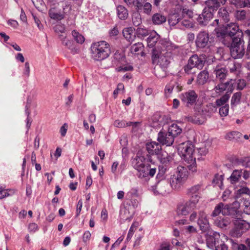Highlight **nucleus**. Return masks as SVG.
Returning a JSON list of instances; mask_svg holds the SVG:
<instances>
[{
  "mask_svg": "<svg viewBox=\"0 0 250 250\" xmlns=\"http://www.w3.org/2000/svg\"><path fill=\"white\" fill-rule=\"evenodd\" d=\"M161 56L159 55L158 52L156 50H153L152 55L151 57L152 62L153 64L157 63L158 61L160 58Z\"/></svg>",
  "mask_w": 250,
  "mask_h": 250,
  "instance_id": "56",
  "label": "nucleus"
},
{
  "mask_svg": "<svg viewBox=\"0 0 250 250\" xmlns=\"http://www.w3.org/2000/svg\"><path fill=\"white\" fill-rule=\"evenodd\" d=\"M134 224H132L131 226L130 227L128 232L127 233V235L126 238V241H129L131 239L134 232L135 231V229H134Z\"/></svg>",
  "mask_w": 250,
  "mask_h": 250,
  "instance_id": "63",
  "label": "nucleus"
},
{
  "mask_svg": "<svg viewBox=\"0 0 250 250\" xmlns=\"http://www.w3.org/2000/svg\"><path fill=\"white\" fill-rule=\"evenodd\" d=\"M243 38L236 39L231 42L230 51L231 56L234 59L242 58L245 54Z\"/></svg>",
  "mask_w": 250,
  "mask_h": 250,
  "instance_id": "7",
  "label": "nucleus"
},
{
  "mask_svg": "<svg viewBox=\"0 0 250 250\" xmlns=\"http://www.w3.org/2000/svg\"><path fill=\"white\" fill-rule=\"evenodd\" d=\"M136 6L138 10H143V13L147 15H150L151 13L152 6L149 2H141L140 4L136 3Z\"/></svg>",
  "mask_w": 250,
  "mask_h": 250,
  "instance_id": "25",
  "label": "nucleus"
},
{
  "mask_svg": "<svg viewBox=\"0 0 250 250\" xmlns=\"http://www.w3.org/2000/svg\"><path fill=\"white\" fill-rule=\"evenodd\" d=\"M216 35L224 45L229 46L231 42L243 38L244 35L239 26L234 23H230L223 28L218 29Z\"/></svg>",
  "mask_w": 250,
  "mask_h": 250,
  "instance_id": "2",
  "label": "nucleus"
},
{
  "mask_svg": "<svg viewBox=\"0 0 250 250\" xmlns=\"http://www.w3.org/2000/svg\"><path fill=\"white\" fill-rule=\"evenodd\" d=\"M188 60L190 61V63L192 64L196 68L201 69L204 66L206 58L204 55H197L194 54L191 56Z\"/></svg>",
  "mask_w": 250,
  "mask_h": 250,
  "instance_id": "15",
  "label": "nucleus"
},
{
  "mask_svg": "<svg viewBox=\"0 0 250 250\" xmlns=\"http://www.w3.org/2000/svg\"><path fill=\"white\" fill-rule=\"evenodd\" d=\"M197 223L200 229L203 232H206L210 227L207 214L203 210H200L198 214Z\"/></svg>",
  "mask_w": 250,
  "mask_h": 250,
  "instance_id": "12",
  "label": "nucleus"
},
{
  "mask_svg": "<svg viewBox=\"0 0 250 250\" xmlns=\"http://www.w3.org/2000/svg\"><path fill=\"white\" fill-rule=\"evenodd\" d=\"M132 23L135 26H138L142 24V18L140 14L137 12L134 13L132 18Z\"/></svg>",
  "mask_w": 250,
  "mask_h": 250,
  "instance_id": "47",
  "label": "nucleus"
},
{
  "mask_svg": "<svg viewBox=\"0 0 250 250\" xmlns=\"http://www.w3.org/2000/svg\"><path fill=\"white\" fill-rule=\"evenodd\" d=\"M245 244H240L238 245V250H250V237L248 238L245 241Z\"/></svg>",
  "mask_w": 250,
  "mask_h": 250,
  "instance_id": "51",
  "label": "nucleus"
},
{
  "mask_svg": "<svg viewBox=\"0 0 250 250\" xmlns=\"http://www.w3.org/2000/svg\"><path fill=\"white\" fill-rule=\"evenodd\" d=\"M230 83V80L225 83L221 82L215 86L214 90L215 92L217 93L221 94L225 90H227L226 94H229L230 95V93L229 90V87L231 88Z\"/></svg>",
  "mask_w": 250,
  "mask_h": 250,
  "instance_id": "23",
  "label": "nucleus"
},
{
  "mask_svg": "<svg viewBox=\"0 0 250 250\" xmlns=\"http://www.w3.org/2000/svg\"><path fill=\"white\" fill-rule=\"evenodd\" d=\"M242 170H235L233 171L230 177V181L231 184H234L238 182L242 176Z\"/></svg>",
  "mask_w": 250,
  "mask_h": 250,
  "instance_id": "40",
  "label": "nucleus"
},
{
  "mask_svg": "<svg viewBox=\"0 0 250 250\" xmlns=\"http://www.w3.org/2000/svg\"><path fill=\"white\" fill-rule=\"evenodd\" d=\"M188 176V172L187 168L178 166L170 176L169 184L171 187L174 189H180L187 180Z\"/></svg>",
  "mask_w": 250,
  "mask_h": 250,
  "instance_id": "5",
  "label": "nucleus"
},
{
  "mask_svg": "<svg viewBox=\"0 0 250 250\" xmlns=\"http://www.w3.org/2000/svg\"><path fill=\"white\" fill-rule=\"evenodd\" d=\"M141 25L138 27L136 29V34L138 37L142 39L144 38L148 35V31L144 26L143 27Z\"/></svg>",
  "mask_w": 250,
  "mask_h": 250,
  "instance_id": "43",
  "label": "nucleus"
},
{
  "mask_svg": "<svg viewBox=\"0 0 250 250\" xmlns=\"http://www.w3.org/2000/svg\"><path fill=\"white\" fill-rule=\"evenodd\" d=\"M243 210L247 214H250V201L244 200L243 202Z\"/></svg>",
  "mask_w": 250,
  "mask_h": 250,
  "instance_id": "55",
  "label": "nucleus"
},
{
  "mask_svg": "<svg viewBox=\"0 0 250 250\" xmlns=\"http://www.w3.org/2000/svg\"><path fill=\"white\" fill-rule=\"evenodd\" d=\"M169 63V58L162 55L158 61V64H159L163 71H166V69L167 68Z\"/></svg>",
  "mask_w": 250,
  "mask_h": 250,
  "instance_id": "37",
  "label": "nucleus"
},
{
  "mask_svg": "<svg viewBox=\"0 0 250 250\" xmlns=\"http://www.w3.org/2000/svg\"><path fill=\"white\" fill-rule=\"evenodd\" d=\"M211 239L212 246L214 245L215 250H228V246L225 244L223 239L227 240V237L224 234H221L216 232L213 231L209 238Z\"/></svg>",
  "mask_w": 250,
  "mask_h": 250,
  "instance_id": "9",
  "label": "nucleus"
},
{
  "mask_svg": "<svg viewBox=\"0 0 250 250\" xmlns=\"http://www.w3.org/2000/svg\"><path fill=\"white\" fill-rule=\"evenodd\" d=\"M131 202L132 205L134 208L137 207L138 206L139 203V197L136 193H134V194L133 195L131 199Z\"/></svg>",
  "mask_w": 250,
  "mask_h": 250,
  "instance_id": "58",
  "label": "nucleus"
},
{
  "mask_svg": "<svg viewBox=\"0 0 250 250\" xmlns=\"http://www.w3.org/2000/svg\"><path fill=\"white\" fill-rule=\"evenodd\" d=\"M120 217L121 219L129 222L131 221L133 217L132 214L130 213L129 209L126 208V207L121 209Z\"/></svg>",
  "mask_w": 250,
  "mask_h": 250,
  "instance_id": "34",
  "label": "nucleus"
},
{
  "mask_svg": "<svg viewBox=\"0 0 250 250\" xmlns=\"http://www.w3.org/2000/svg\"><path fill=\"white\" fill-rule=\"evenodd\" d=\"M168 132L170 136L174 139V138L180 134L182 132V128L177 124H172L168 128Z\"/></svg>",
  "mask_w": 250,
  "mask_h": 250,
  "instance_id": "27",
  "label": "nucleus"
},
{
  "mask_svg": "<svg viewBox=\"0 0 250 250\" xmlns=\"http://www.w3.org/2000/svg\"><path fill=\"white\" fill-rule=\"evenodd\" d=\"M146 162L153 163L152 156L148 155H146V157L143 156H137L132 161L133 167L138 171L137 175L140 178L148 176L149 165L146 164Z\"/></svg>",
  "mask_w": 250,
  "mask_h": 250,
  "instance_id": "6",
  "label": "nucleus"
},
{
  "mask_svg": "<svg viewBox=\"0 0 250 250\" xmlns=\"http://www.w3.org/2000/svg\"><path fill=\"white\" fill-rule=\"evenodd\" d=\"M146 149L148 155H158L162 150L161 145L156 142H151L146 144Z\"/></svg>",
  "mask_w": 250,
  "mask_h": 250,
  "instance_id": "17",
  "label": "nucleus"
},
{
  "mask_svg": "<svg viewBox=\"0 0 250 250\" xmlns=\"http://www.w3.org/2000/svg\"><path fill=\"white\" fill-rule=\"evenodd\" d=\"M199 201V200H198V197L194 196L192 197V198H190L189 200L186 202L185 204L187 206L188 209L191 212L197 208V205Z\"/></svg>",
  "mask_w": 250,
  "mask_h": 250,
  "instance_id": "29",
  "label": "nucleus"
},
{
  "mask_svg": "<svg viewBox=\"0 0 250 250\" xmlns=\"http://www.w3.org/2000/svg\"><path fill=\"white\" fill-rule=\"evenodd\" d=\"M182 90V86L176 81L172 80L167 84L165 88L166 96L168 97L172 93L173 90L178 92Z\"/></svg>",
  "mask_w": 250,
  "mask_h": 250,
  "instance_id": "18",
  "label": "nucleus"
},
{
  "mask_svg": "<svg viewBox=\"0 0 250 250\" xmlns=\"http://www.w3.org/2000/svg\"><path fill=\"white\" fill-rule=\"evenodd\" d=\"M230 87H229L230 93H231L233 90L236 88L237 90H242L247 85V83L244 79L232 80L230 79Z\"/></svg>",
  "mask_w": 250,
  "mask_h": 250,
  "instance_id": "19",
  "label": "nucleus"
},
{
  "mask_svg": "<svg viewBox=\"0 0 250 250\" xmlns=\"http://www.w3.org/2000/svg\"><path fill=\"white\" fill-rule=\"evenodd\" d=\"M14 193V190L12 189H4L0 188V199H2L5 197L11 195Z\"/></svg>",
  "mask_w": 250,
  "mask_h": 250,
  "instance_id": "49",
  "label": "nucleus"
},
{
  "mask_svg": "<svg viewBox=\"0 0 250 250\" xmlns=\"http://www.w3.org/2000/svg\"><path fill=\"white\" fill-rule=\"evenodd\" d=\"M72 35L78 43L82 44L85 41L84 37L75 30L72 31Z\"/></svg>",
  "mask_w": 250,
  "mask_h": 250,
  "instance_id": "46",
  "label": "nucleus"
},
{
  "mask_svg": "<svg viewBox=\"0 0 250 250\" xmlns=\"http://www.w3.org/2000/svg\"><path fill=\"white\" fill-rule=\"evenodd\" d=\"M246 12L245 10H238L236 11L235 17L239 21H243L245 19Z\"/></svg>",
  "mask_w": 250,
  "mask_h": 250,
  "instance_id": "54",
  "label": "nucleus"
},
{
  "mask_svg": "<svg viewBox=\"0 0 250 250\" xmlns=\"http://www.w3.org/2000/svg\"><path fill=\"white\" fill-rule=\"evenodd\" d=\"M241 96L242 93L241 92L234 93L231 99V105H233L238 104L240 102Z\"/></svg>",
  "mask_w": 250,
  "mask_h": 250,
  "instance_id": "48",
  "label": "nucleus"
},
{
  "mask_svg": "<svg viewBox=\"0 0 250 250\" xmlns=\"http://www.w3.org/2000/svg\"><path fill=\"white\" fill-rule=\"evenodd\" d=\"M229 94H225L220 98L217 99L215 101V104L217 107H221L228 104V102L229 98Z\"/></svg>",
  "mask_w": 250,
  "mask_h": 250,
  "instance_id": "33",
  "label": "nucleus"
},
{
  "mask_svg": "<svg viewBox=\"0 0 250 250\" xmlns=\"http://www.w3.org/2000/svg\"><path fill=\"white\" fill-rule=\"evenodd\" d=\"M180 99L183 104L188 107H190L196 104L198 95L193 90L182 93L180 95Z\"/></svg>",
  "mask_w": 250,
  "mask_h": 250,
  "instance_id": "10",
  "label": "nucleus"
},
{
  "mask_svg": "<svg viewBox=\"0 0 250 250\" xmlns=\"http://www.w3.org/2000/svg\"><path fill=\"white\" fill-rule=\"evenodd\" d=\"M62 44L66 46L71 51V52L74 54L77 52V50L73 46L72 42L68 39H65L62 41Z\"/></svg>",
  "mask_w": 250,
  "mask_h": 250,
  "instance_id": "50",
  "label": "nucleus"
},
{
  "mask_svg": "<svg viewBox=\"0 0 250 250\" xmlns=\"http://www.w3.org/2000/svg\"><path fill=\"white\" fill-rule=\"evenodd\" d=\"M188 121L195 124L200 125L204 123V121L199 120V118H197L196 117H188Z\"/></svg>",
  "mask_w": 250,
  "mask_h": 250,
  "instance_id": "59",
  "label": "nucleus"
},
{
  "mask_svg": "<svg viewBox=\"0 0 250 250\" xmlns=\"http://www.w3.org/2000/svg\"><path fill=\"white\" fill-rule=\"evenodd\" d=\"M114 59L117 60L118 62H120L124 59V55L122 53H120L117 51L113 56Z\"/></svg>",
  "mask_w": 250,
  "mask_h": 250,
  "instance_id": "64",
  "label": "nucleus"
},
{
  "mask_svg": "<svg viewBox=\"0 0 250 250\" xmlns=\"http://www.w3.org/2000/svg\"><path fill=\"white\" fill-rule=\"evenodd\" d=\"M242 137V134L240 132L236 131H231L227 133L225 136L226 139L229 140H239Z\"/></svg>",
  "mask_w": 250,
  "mask_h": 250,
  "instance_id": "38",
  "label": "nucleus"
},
{
  "mask_svg": "<svg viewBox=\"0 0 250 250\" xmlns=\"http://www.w3.org/2000/svg\"><path fill=\"white\" fill-rule=\"evenodd\" d=\"M231 191L229 189H226L223 193L222 199L223 201H226L230 197Z\"/></svg>",
  "mask_w": 250,
  "mask_h": 250,
  "instance_id": "60",
  "label": "nucleus"
},
{
  "mask_svg": "<svg viewBox=\"0 0 250 250\" xmlns=\"http://www.w3.org/2000/svg\"><path fill=\"white\" fill-rule=\"evenodd\" d=\"M213 17V14L211 11L205 8L202 14L199 15L197 19L199 24L201 26H206Z\"/></svg>",
  "mask_w": 250,
  "mask_h": 250,
  "instance_id": "14",
  "label": "nucleus"
},
{
  "mask_svg": "<svg viewBox=\"0 0 250 250\" xmlns=\"http://www.w3.org/2000/svg\"><path fill=\"white\" fill-rule=\"evenodd\" d=\"M193 145L189 142L183 143L178 147L179 154L190 165L188 167L192 172L197 171L196 159L193 156L194 152Z\"/></svg>",
  "mask_w": 250,
  "mask_h": 250,
  "instance_id": "3",
  "label": "nucleus"
},
{
  "mask_svg": "<svg viewBox=\"0 0 250 250\" xmlns=\"http://www.w3.org/2000/svg\"><path fill=\"white\" fill-rule=\"evenodd\" d=\"M157 140L159 144L167 146H171L174 142V139L167 131H160L158 134Z\"/></svg>",
  "mask_w": 250,
  "mask_h": 250,
  "instance_id": "13",
  "label": "nucleus"
},
{
  "mask_svg": "<svg viewBox=\"0 0 250 250\" xmlns=\"http://www.w3.org/2000/svg\"><path fill=\"white\" fill-rule=\"evenodd\" d=\"M65 8H63V13H61L60 12H58L55 7H52L49 10V15L50 18L57 20H61L64 18V14L65 13Z\"/></svg>",
  "mask_w": 250,
  "mask_h": 250,
  "instance_id": "26",
  "label": "nucleus"
},
{
  "mask_svg": "<svg viewBox=\"0 0 250 250\" xmlns=\"http://www.w3.org/2000/svg\"><path fill=\"white\" fill-rule=\"evenodd\" d=\"M167 169V167L166 165H162L159 166V172L157 174V177L158 176L161 177L163 176V175L166 172V170Z\"/></svg>",
  "mask_w": 250,
  "mask_h": 250,
  "instance_id": "61",
  "label": "nucleus"
},
{
  "mask_svg": "<svg viewBox=\"0 0 250 250\" xmlns=\"http://www.w3.org/2000/svg\"><path fill=\"white\" fill-rule=\"evenodd\" d=\"M195 43L196 46L200 48H209L212 46L208 32L202 31L197 34Z\"/></svg>",
  "mask_w": 250,
  "mask_h": 250,
  "instance_id": "11",
  "label": "nucleus"
},
{
  "mask_svg": "<svg viewBox=\"0 0 250 250\" xmlns=\"http://www.w3.org/2000/svg\"><path fill=\"white\" fill-rule=\"evenodd\" d=\"M234 224V227L230 231L231 236L234 237H241L250 228V223L244 220H236Z\"/></svg>",
  "mask_w": 250,
  "mask_h": 250,
  "instance_id": "8",
  "label": "nucleus"
},
{
  "mask_svg": "<svg viewBox=\"0 0 250 250\" xmlns=\"http://www.w3.org/2000/svg\"><path fill=\"white\" fill-rule=\"evenodd\" d=\"M226 1L227 0H208L207 2L208 6L207 9L210 11H216L221 5L225 4Z\"/></svg>",
  "mask_w": 250,
  "mask_h": 250,
  "instance_id": "21",
  "label": "nucleus"
},
{
  "mask_svg": "<svg viewBox=\"0 0 250 250\" xmlns=\"http://www.w3.org/2000/svg\"><path fill=\"white\" fill-rule=\"evenodd\" d=\"M218 14L219 17L221 18L224 22H227L229 21V15L226 9H220Z\"/></svg>",
  "mask_w": 250,
  "mask_h": 250,
  "instance_id": "45",
  "label": "nucleus"
},
{
  "mask_svg": "<svg viewBox=\"0 0 250 250\" xmlns=\"http://www.w3.org/2000/svg\"><path fill=\"white\" fill-rule=\"evenodd\" d=\"M167 188L168 183L165 180L159 181L156 186L157 191L161 194H164L167 193Z\"/></svg>",
  "mask_w": 250,
  "mask_h": 250,
  "instance_id": "31",
  "label": "nucleus"
},
{
  "mask_svg": "<svg viewBox=\"0 0 250 250\" xmlns=\"http://www.w3.org/2000/svg\"><path fill=\"white\" fill-rule=\"evenodd\" d=\"M91 50L93 58L96 61L107 58L111 53L110 45L104 41L93 43Z\"/></svg>",
  "mask_w": 250,
  "mask_h": 250,
  "instance_id": "4",
  "label": "nucleus"
},
{
  "mask_svg": "<svg viewBox=\"0 0 250 250\" xmlns=\"http://www.w3.org/2000/svg\"><path fill=\"white\" fill-rule=\"evenodd\" d=\"M224 175L216 174L212 181V184L214 187H218L220 189L223 187Z\"/></svg>",
  "mask_w": 250,
  "mask_h": 250,
  "instance_id": "32",
  "label": "nucleus"
},
{
  "mask_svg": "<svg viewBox=\"0 0 250 250\" xmlns=\"http://www.w3.org/2000/svg\"><path fill=\"white\" fill-rule=\"evenodd\" d=\"M182 15L184 17L187 16L189 18H192L193 16V12L191 10L188 9L187 8H183L182 9Z\"/></svg>",
  "mask_w": 250,
  "mask_h": 250,
  "instance_id": "57",
  "label": "nucleus"
},
{
  "mask_svg": "<svg viewBox=\"0 0 250 250\" xmlns=\"http://www.w3.org/2000/svg\"><path fill=\"white\" fill-rule=\"evenodd\" d=\"M209 79V73L207 70L201 71L197 75L196 82L198 85H204Z\"/></svg>",
  "mask_w": 250,
  "mask_h": 250,
  "instance_id": "22",
  "label": "nucleus"
},
{
  "mask_svg": "<svg viewBox=\"0 0 250 250\" xmlns=\"http://www.w3.org/2000/svg\"><path fill=\"white\" fill-rule=\"evenodd\" d=\"M137 122H126L124 120H116L114 122V125L117 127H125L126 126H130L131 125L136 126Z\"/></svg>",
  "mask_w": 250,
  "mask_h": 250,
  "instance_id": "36",
  "label": "nucleus"
},
{
  "mask_svg": "<svg viewBox=\"0 0 250 250\" xmlns=\"http://www.w3.org/2000/svg\"><path fill=\"white\" fill-rule=\"evenodd\" d=\"M195 67L192 64L190 63V61L188 60L187 64L184 67V70L187 74H194L195 72L193 71V69Z\"/></svg>",
  "mask_w": 250,
  "mask_h": 250,
  "instance_id": "52",
  "label": "nucleus"
},
{
  "mask_svg": "<svg viewBox=\"0 0 250 250\" xmlns=\"http://www.w3.org/2000/svg\"><path fill=\"white\" fill-rule=\"evenodd\" d=\"M144 48L143 44L141 42H138L132 45L130 47V52L132 54L138 55L142 52Z\"/></svg>",
  "mask_w": 250,
  "mask_h": 250,
  "instance_id": "39",
  "label": "nucleus"
},
{
  "mask_svg": "<svg viewBox=\"0 0 250 250\" xmlns=\"http://www.w3.org/2000/svg\"><path fill=\"white\" fill-rule=\"evenodd\" d=\"M190 212L185 204L178 205L177 208V212L179 215L186 216L188 215Z\"/></svg>",
  "mask_w": 250,
  "mask_h": 250,
  "instance_id": "42",
  "label": "nucleus"
},
{
  "mask_svg": "<svg viewBox=\"0 0 250 250\" xmlns=\"http://www.w3.org/2000/svg\"><path fill=\"white\" fill-rule=\"evenodd\" d=\"M180 19L179 15L177 13H174L169 16L168 22L170 26H174L179 22Z\"/></svg>",
  "mask_w": 250,
  "mask_h": 250,
  "instance_id": "44",
  "label": "nucleus"
},
{
  "mask_svg": "<svg viewBox=\"0 0 250 250\" xmlns=\"http://www.w3.org/2000/svg\"><path fill=\"white\" fill-rule=\"evenodd\" d=\"M159 36L155 33L153 34H151L147 39V45L149 47H153L158 41Z\"/></svg>",
  "mask_w": 250,
  "mask_h": 250,
  "instance_id": "41",
  "label": "nucleus"
},
{
  "mask_svg": "<svg viewBox=\"0 0 250 250\" xmlns=\"http://www.w3.org/2000/svg\"><path fill=\"white\" fill-rule=\"evenodd\" d=\"M166 21L167 17L161 13H156L151 17V21L154 25H161Z\"/></svg>",
  "mask_w": 250,
  "mask_h": 250,
  "instance_id": "24",
  "label": "nucleus"
},
{
  "mask_svg": "<svg viewBox=\"0 0 250 250\" xmlns=\"http://www.w3.org/2000/svg\"><path fill=\"white\" fill-rule=\"evenodd\" d=\"M229 111V104L221 107L219 109V114L221 117H226L228 115Z\"/></svg>",
  "mask_w": 250,
  "mask_h": 250,
  "instance_id": "53",
  "label": "nucleus"
},
{
  "mask_svg": "<svg viewBox=\"0 0 250 250\" xmlns=\"http://www.w3.org/2000/svg\"><path fill=\"white\" fill-rule=\"evenodd\" d=\"M117 15L119 18L122 20L126 19L128 16L127 9L122 5H119L117 7Z\"/></svg>",
  "mask_w": 250,
  "mask_h": 250,
  "instance_id": "30",
  "label": "nucleus"
},
{
  "mask_svg": "<svg viewBox=\"0 0 250 250\" xmlns=\"http://www.w3.org/2000/svg\"><path fill=\"white\" fill-rule=\"evenodd\" d=\"M123 34L124 37L129 42L134 41L135 35L133 34V31L131 28H125L123 30Z\"/></svg>",
  "mask_w": 250,
  "mask_h": 250,
  "instance_id": "35",
  "label": "nucleus"
},
{
  "mask_svg": "<svg viewBox=\"0 0 250 250\" xmlns=\"http://www.w3.org/2000/svg\"><path fill=\"white\" fill-rule=\"evenodd\" d=\"M201 189V185H196L194 186H192L190 188L188 189V195L190 198H192V197H197L198 200H199L200 198V190Z\"/></svg>",
  "mask_w": 250,
  "mask_h": 250,
  "instance_id": "28",
  "label": "nucleus"
},
{
  "mask_svg": "<svg viewBox=\"0 0 250 250\" xmlns=\"http://www.w3.org/2000/svg\"><path fill=\"white\" fill-rule=\"evenodd\" d=\"M213 73L216 76V80L222 82L226 79L228 75V70L223 65L218 64L214 67Z\"/></svg>",
  "mask_w": 250,
  "mask_h": 250,
  "instance_id": "16",
  "label": "nucleus"
},
{
  "mask_svg": "<svg viewBox=\"0 0 250 250\" xmlns=\"http://www.w3.org/2000/svg\"><path fill=\"white\" fill-rule=\"evenodd\" d=\"M250 195V189L247 187H243L235 191L234 198L237 202H240V201H242L243 200H245V196H249Z\"/></svg>",
  "mask_w": 250,
  "mask_h": 250,
  "instance_id": "20",
  "label": "nucleus"
},
{
  "mask_svg": "<svg viewBox=\"0 0 250 250\" xmlns=\"http://www.w3.org/2000/svg\"><path fill=\"white\" fill-rule=\"evenodd\" d=\"M220 214L224 216L217 217L214 220V224L223 229H226L231 222V219L226 216H231L232 218H236L239 215V211L236 208L232 207L230 204H225L222 202H220L215 206L211 216L217 217Z\"/></svg>",
  "mask_w": 250,
  "mask_h": 250,
  "instance_id": "1",
  "label": "nucleus"
},
{
  "mask_svg": "<svg viewBox=\"0 0 250 250\" xmlns=\"http://www.w3.org/2000/svg\"><path fill=\"white\" fill-rule=\"evenodd\" d=\"M82 207H83V201L82 199H80L78 201L77 205L76 214V217H78L80 215Z\"/></svg>",
  "mask_w": 250,
  "mask_h": 250,
  "instance_id": "62",
  "label": "nucleus"
}]
</instances>
